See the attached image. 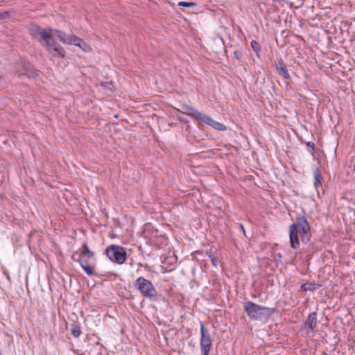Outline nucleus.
Returning a JSON list of instances; mask_svg holds the SVG:
<instances>
[{"mask_svg":"<svg viewBox=\"0 0 355 355\" xmlns=\"http://www.w3.org/2000/svg\"><path fill=\"white\" fill-rule=\"evenodd\" d=\"M306 146H307L308 147L311 148V150H313V149H314V146H315V145H314V144H313V142H311V141L307 142V143H306Z\"/></svg>","mask_w":355,"mask_h":355,"instance_id":"nucleus-26","label":"nucleus"},{"mask_svg":"<svg viewBox=\"0 0 355 355\" xmlns=\"http://www.w3.org/2000/svg\"><path fill=\"white\" fill-rule=\"evenodd\" d=\"M105 253L110 260L119 265L123 264L127 258L126 251L119 245H110L107 248Z\"/></svg>","mask_w":355,"mask_h":355,"instance_id":"nucleus-4","label":"nucleus"},{"mask_svg":"<svg viewBox=\"0 0 355 355\" xmlns=\"http://www.w3.org/2000/svg\"><path fill=\"white\" fill-rule=\"evenodd\" d=\"M180 107H181V109L180 110V112L192 116L198 123L200 122V121L204 115V113L199 112L198 110H196L193 107L190 106L187 104H182L180 105Z\"/></svg>","mask_w":355,"mask_h":355,"instance_id":"nucleus-7","label":"nucleus"},{"mask_svg":"<svg viewBox=\"0 0 355 355\" xmlns=\"http://www.w3.org/2000/svg\"><path fill=\"white\" fill-rule=\"evenodd\" d=\"M0 355H1V354L0 353Z\"/></svg>","mask_w":355,"mask_h":355,"instance_id":"nucleus-31","label":"nucleus"},{"mask_svg":"<svg viewBox=\"0 0 355 355\" xmlns=\"http://www.w3.org/2000/svg\"><path fill=\"white\" fill-rule=\"evenodd\" d=\"M76 261L80 263L81 268L88 275L92 276L94 274L93 268L90 266L89 264H85V262L83 261L82 259L79 258Z\"/></svg>","mask_w":355,"mask_h":355,"instance_id":"nucleus-17","label":"nucleus"},{"mask_svg":"<svg viewBox=\"0 0 355 355\" xmlns=\"http://www.w3.org/2000/svg\"><path fill=\"white\" fill-rule=\"evenodd\" d=\"M211 346V340L200 339V348L202 355H208Z\"/></svg>","mask_w":355,"mask_h":355,"instance_id":"nucleus-14","label":"nucleus"},{"mask_svg":"<svg viewBox=\"0 0 355 355\" xmlns=\"http://www.w3.org/2000/svg\"><path fill=\"white\" fill-rule=\"evenodd\" d=\"M211 262H212L213 265L216 266L217 265L216 258H215V257L211 258Z\"/></svg>","mask_w":355,"mask_h":355,"instance_id":"nucleus-28","label":"nucleus"},{"mask_svg":"<svg viewBox=\"0 0 355 355\" xmlns=\"http://www.w3.org/2000/svg\"><path fill=\"white\" fill-rule=\"evenodd\" d=\"M43 30L44 28L36 24H31L29 28V33L33 36V37H34L35 40H37Z\"/></svg>","mask_w":355,"mask_h":355,"instance_id":"nucleus-15","label":"nucleus"},{"mask_svg":"<svg viewBox=\"0 0 355 355\" xmlns=\"http://www.w3.org/2000/svg\"><path fill=\"white\" fill-rule=\"evenodd\" d=\"M314 175V187L317 189L319 187L322 186V181L323 180V177L318 168L315 169L313 171Z\"/></svg>","mask_w":355,"mask_h":355,"instance_id":"nucleus-16","label":"nucleus"},{"mask_svg":"<svg viewBox=\"0 0 355 355\" xmlns=\"http://www.w3.org/2000/svg\"><path fill=\"white\" fill-rule=\"evenodd\" d=\"M243 53L240 51H235L234 52V57L239 61L242 62Z\"/></svg>","mask_w":355,"mask_h":355,"instance_id":"nucleus-24","label":"nucleus"},{"mask_svg":"<svg viewBox=\"0 0 355 355\" xmlns=\"http://www.w3.org/2000/svg\"><path fill=\"white\" fill-rule=\"evenodd\" d=\"M71 333L75 338H78L81 334V328L79 324L71 325Z\"/></svg>","mask_w":355,"mask_h":355,"instance_id":"nucleus-19","label":"nucleus"},{"mask_svg":"<svg viewBox=\"0 0 355 355\" xmlns=\"http://www.w3.org/2000/svg\"><path fill=\"white\" fill-rule=\"evenodd\" d=\"M299 236L304 243H308L311 238V227L304 216H297L295 223L289 226V240L293 249L300 248Z\"/></svg>","mask_w":355,"mask_h":355,"instance_id":"nucleus-1","label":"nucleus"},{"mask_svg":"<svg viewBox=\"0 0 355 355\" xmlns=\"http://www.w3.org/2000/svg\"><path fill=\"white\" fill-rule=\"evenodd\" d=\"M200 339L204 338L205 340H211V337L209 334L207 333V331L205 329V327L202 322H200Z\"/></svg>","mask_w":355,"mask_h":355,"instance_id":"nucleus-20","label":"nucleus"},{"mask_svg":"<svg viewBox=\"0 0 355 355\" xmlns=\"http://www.w3.org/2000/svg\"><path fill=\"white\" fill-rule=\"evenodd\" d=\"M274 66L276 69L277 73L284 80H289L291 78L290 74L288 71L287 65L282 58H277L274 62Z\"/></svg>","mask_w":355,"mask_h":355,"instance_id":"nucleus-8","label":"nucleus"},{"mask_svg":"<svg viewBox=\"0 0 355 355\" xmlns=\"http://www.w3.org/2000/svg\"><path fill=\"white\" fill-rule=\"evenodd\" d=\"M178 6L181 7H194L196 6V3L194 2H186V1H180L178 3Z\"/></svg>","mask_w":355,"mask_h":355,"instance_id":"nucleus-23","label":"nucleus"},{"mask_svg":"<svg viewBox=\"0 0 355 355\" xmlns=\"http://www.w3.org/2000/svg\"><path fill=\"white\" fill-rule=\"evenodd\" d=\"M239 227L240 230L245 234V232L244 227L241 223L239 224Z\"/></svg>","mask_w":355,"mask_h":355,"instance_id":"nucleus-27","label":"nucleus"},{"mask_svg":"<svg viewBox=\"0 0 355 355\" xmlns=\"http://www.w3.org/2000/svg\"><path fill=\"white\" fill-rule=\"evenodd\" d=\"M243 309L248 317L255 320L268 318L275 312L272 308L262 306L250 301L244 304Z\"/></svg>","mask_w":355,"mask_h":355,"instance_id":"nucleus-2","label":"nucleus"},{"mask_svg":"<svg viewBox=\"0 0 355 355\" xmlns=\"http://www.w3.org/2000/svg\"><path fill=\"white\" fill-rule=\"evenodd\" d=\"M80 256L86 257L87 258H92L94 257V253L89 250L86 243H84L82 245Z\"/></svg>","mask_w":355,"mask_h":355,"instance_id":"nucleus-18","label":"nucleus"},{"mask_svg":"<svg viewBox=\"0 0 355 355\" xmlns=\"http://www.w3.org/2000/svg\"><path fill=\"white\" fill-rule=\"evenodd\" d=\"M80 42H76L75 44H72L73 45H75L76 46L80 47L84 51L87 50V48L89 47V45L83 40L79 38Z\"/></svg>","mask_w":355,"mask_h":355,"instance_id":"nucleus-22","label":"nucleus"},{"mask_svg":"<svg viewBox=\"0 0 355 355\" xmlns=\"http://www.w3.org/2000/svg\"><path fill=\"white\" fill-rule=\"evenodd\" d=\"M53 56H58L60 58H64V49L56 42L53 41L52 43L46 49Z\"/></svg>","mask_w":355,"mask_h":355,"instance_id":"nucleus-10","label":"nucleus"},{"mask_svg":"<svg viewBox=\"0 0 355 355\" xmlns=\"http://www.w3.org/2000/svg\"><path fill=\"white\" fill-rule=\"evenodd\" d=\"M83 261L85 262V264H88L87 261L86 260H83Z\"/></svg>","mask_w":355,"mask_h":355,"instance_id":"nucleus-29","label":"nucleus"},{"mask_svg":"<svg viewBox=\"0 0 355 355\" xmlns=\"http://www.w3.org/2000/svg\"><path fill=\"white\" fill-rule=\"evenodd\" d=\"M133 286L144 297L154 301L158 300V293L150 280L140 277L134 282Z\"/></svg>","mask_w":355,"mask_h":355,"instance_id":"nucleus-3","label":"nucleus"},{"mask_svg":"<svg viewBox=\"0 0 355 355\" xmlns=\"http://www.w3.org/2000/svg\"><path fill=\"white\" fill-rule=\"evenodd\" d=\"M200 123L207 124L217 130H226V127L223 124H222L219 122L215 121L210 116H209L208 115H207L205 114H204Z\"/></svg>","mask_w":355,"mask_h":355,"instance_id":"nucleus-9","label":"nucleus"},{"mask_svg":"<svg viewBox=\"0 0 355 355\" xmlns=\"http://www.w3.org/2000/svg\"><path fill=\"white\" fill-rule=\"evenodd\" d=\"M51 32L56 34L58 39L64 44H75L76 42H80L79 37L75 35L71 34L67 35L66 33L62 31L49 28Z\"/></svg>","mask_w":355,"mask_h":355,"instance_id":"nucleus-5","label":"nucleus"},{"mask_svg":"<svg viewBox=\"0 0 355 355\" xmlns=\"http://www.w3.org/2000/svg\"><path fill=\"white\" fill-rule=\"evenodd\" d=\"M251 47L253 51L256 53L257 55L259 56V53L261 51L260 44L255 40L251 42Z\"/></svg>","mask_w":355,"mask_h":355,"instance_id":"nucleus-21","label":"nucleus"},{"mask_svg":"<svg viewBox=\"0 0 355 355\" xmlns=\"http://www.w3.org/2000/svg\"><path fill=\"white\" fill-rule=\"evenodd\" d=\"M53 33V32H51L49 28L48 30L44 29L37 40L40 42H44V46L46 49L54 41Z\"/></svg>","mask_w":355,"mask_h":355,"instance_id":"nucleus-11","label":"nucleus"},{"mask_svg":"<svg viewBox=\"0 0 355 355\" xmlns=\"http://www.w3.org/2000/svg\"><path fill=\"white\" fill-rule=\"evenodd\" d=\"M320 284H317L315 282H306L301 285L300 289L303 292H306L308 291H315L320 288Z\"/></svg>","mask_w":355,"mask_h":355,"instance_id":"nucleus-13","label":"nucleus"},{"mask_svg":"<svg viewBox=\"0 0 355 355\" xmlns=\"http://www.w3.org/2000/svg\"><path fill=\"white\" fill-rule=\"evenodd\" d=\"M182 121H184L185 123H188L189 122L188 121H186V120H182Z\"/></svg>","mask_w":355,"mask_h":355,"instance_id":"nucleus-30","label":"nucleus"},{"mask_svg":"<svg viewBox=\"0 0 355 355\" xmlns=\"http://www.w3.org/2000/svg\"><path fill=\"white\" fill-rule=\"evenodd\" d=\"M19 66L23 69V72L19 74V77L26 76L28 78H35L38 76L39 71L35 69L29 62L21 60Z\"/></svg>","mask_w":355,"mask_h":355,"instance_id":"nucleus-6","label":"nucleus"},{"mask_svg":"<svg viewBox=\"0 0 355 355\" xmlns=\"http://www.w3.org/2000/svg\"><path fill=\"white\" fill-rule=\"evenodd\" d=\"M10 15V12L8 11H4L2 12H0V21L7 19Z\"/></svg>","mask_w":355,"mask_h":355,"instance_id":"nucleus-25","label":"nucleus"},{"mask_svg":"<svg viewBox=\"0 0 355 355\" xmlns=\"http://www.w3.org/2000/svg\"><path fill=\"white\" fill-rule=\"evenodd\" d=\"M317 313L312 312L309 315L307 321L306 322V332L313 331L314 328L317 326Z\"/></svg>","mask_w":355,"mask_h":355,"instance_id":"nucleus-12","label":"nucleus"}]
</instances>
